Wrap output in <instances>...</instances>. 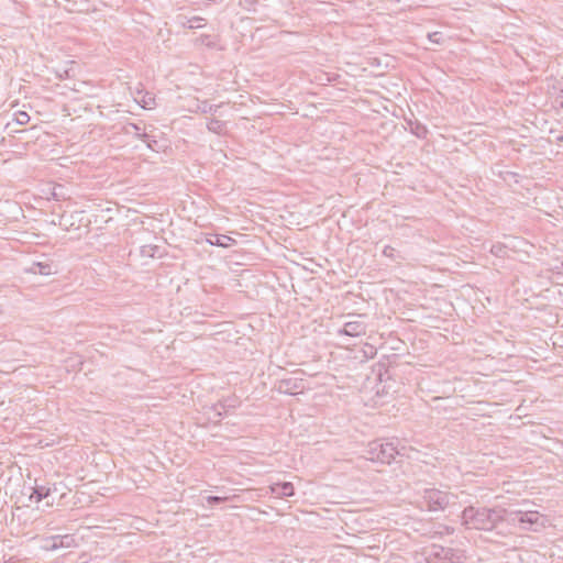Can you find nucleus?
<instances>
[{"mask_svg":"<svg viewBox=\"0 0 563 563\" xmlns=\"http://www.w3.org/2000/svg\"><path fill=\"white\" fill-rule=\"evenodd\" d=\"M229 497L227 496H214V495H210V496H207L206 497V500L209 505H214V504H219V503H222V501H225L228 500Z\"/></svg>","mask_w":563,"mask_h":563,"instance_id":"4be33fe9","label":"nucleus"},{"mask_svg":"<svg viewBox=\"0 0 563 563\" xmlns=\"http://www.w3.org/2000/svg\"><path fill=\"white\" fill-rule=\"evenodd\" d=\"M362 316H357V318H361ZM366 323L360 319L346 321L342 328H340L336 331L338 335H345V336H361L366 333Z\"/></svg>","mask_w":563,"mask_h":563,"instance_id":"6e6552de","label":"nucleus"},{"mask_svg":"<svg viewBox=\"0 0 563 563\" xmlns=\"http://www.w3.org/2000/svg\"><path fill=\"white\" fill-rule=\"evenodd\" d=\"M60 78H68L69 77V70H65L64 75L59 76Z\"/></svg>","mask_w":563,"mask_h":563,"instance_id":"c756f323","label":"nucleus"},{"mask_svg":"<svg viewBox=\"0 0 563 563\" xmlns=\"http://www.w3.org/2000/svg\"><path fill=\"white\" fill-rule=\"evenodd\" d=\"M207 129L212 133L222 134L225 129V122L218 119H210L207 123Z\"/></svg>","mask_w":563,"mask_h":563,"instance_id":"dca6fc26","label":"nucleus"},{"mask_svg":"<svg viewBox=\"0 0 563 563\" xmlns=\"http://www.w3.org/2000/svg\"><path fill=\"white\" fill-rule=\"evenodd\" d=\"M15 122L19 124V125H24L26 123H29L30 121V115L27 112L25 111H18L15 114Z\"/></svg>","mask_w":563,"mask_h":563,"instance_id":"412c9836","label":"nucleus"},{"mask_svg":"<svg viewBox=\"0 0 563 563\" xmlns=\"http://www.w3.org/2000/svg\"><path fill=\"white\" fill-rule=\"evenodd\" d=\"M507 515L508 510L501 507L468 506L462 511L461 519L466 529L492 531L499 522L506 521Z\"/></svg>","mask_w":563,"mask_h":563,"instance_id":"f257e3e1","label":"nucleus"},{"mask_svg":"<svg viewBox=\"0 0 563 563\" xmlns=\"http://www.w3.org/2000/svg\"><path fill=\"white\" fill-rule=\"evenodd\" d=\"M453 533H454V528L449 527V526H442L441 530L434 532V536L453 534Z\"/></svg>","mask_w":563,"mask_h":563,"instance_id":"a878e982","label":"nucleus"},{"mask_svg":"<svg viewBox=\"0 0 563 563\" xmlns=\"http://www.w3.org/2000/svg\"><path fill=\"white\" fill-rule=\"evenodd\" d=\"M457 496L437 488H427L422 494V505L429 511L445 510L451 505H456Z\"/></svg>","mask_w":563,"mask_h":563,"instance_id":"7ed1b4c3","label":"nucleus"},{"mask_svg":"<svg viewBox=\"0 0 563 563\" xmlns=\"http://www.w3.org/2000/svg\"><path fill=\"white\" fill-rule=\"evenodd\" d=\"M394 252H395V249L389 246V245H386L384 249H383V254L387 257H393L394 256Z\"/></svg>","mask_w":563,"mask_h":563,"instance_id":"bb28decb","label":"nucleus"},{"mask_svg":"<svg viewBox=\"0 0 563 563\" xmlns=\"http://www.w3.org/2000/svg\"><path fill=\"white\" fill-rule=\"evenodd\" d=\"M159 251V247L156 245H143L141 247L142 256L146 257H155Z\"/></svg>","mask_w":563,"mask_h":563,"instance_id":"a211bd4d","label":"nucleus"},{"mask_svg":"<svg viewBox=\"0 0 563 563\" xmlns=\"http://www.w3.org/2000/svg\"><path fill=\"white\" fill-rule=\"evenodd\" d=\"M136 95L140 96L135 97V101L143 108V109H153L156 106L155 97L153 93L148 91H143L142 89H136Z\"/></svg>","mask_w":563,"mask_h":563,"instance_id":"9b49d317","label":"nucleus"},{"mask_svg":"<svg viewBox=\"0 0 563 563\" xmlns=\"http://www.w3.org/2000/svg\"><path fill=\"white\" fill-rule=\"evenodd\" d=\"M203 19L199 18V16H194L191 19H188L186 23H184V25L188 29H199L202 26V22Z\"/></svg>","mask_w":563,"mask_h":563,"instance_id":"aec40b11","label":"nucleus"},{"mask_svg":"<svg viewBox=\"0 0 563 563\" xmlns=\"http://www.w3.org/2000/svg\"><path fill=\"white\" fill-rule=\"evenodd\" d=\"M123 132L125 134L134 133V136L141 141H147L150 137V134L146 132H142L141 126L137 123L129 122L123 126Z\"/></svg>","mask_w":563,"mask_h":563,"instance_id":"f8f14e48","label":"nucleus"},{"mask_svg":"<svg viewBox=\"0 0 563 563\" xmlns=\"http://www.w3.org/2000/svg\"><path fill=\"white\" fill-rule=\"evenodd\" d=\"M269 490L278 498L290 497L295 494L294 485L290 482L274 483L269 486Z\"/></svg>","mask_w":563,"mask_h":563,"instance_id":"1a4fd4ad","label":"nucleus"},{"mask_svg":"<svg viewBox=\"0 0 563 563\" xmlns=\"http://www.w3.org/2000/svg\"><path fill=\"white\" fill-rule=\"evenodd\" d=\"M275 388L280 394L294 396L303 393L306 389V382L301 377L283 378L277 382Z\"/></svg>","mask_w":563,"mask_h":563,"instance_id":"423d86ee","label":"nucleus"},{"mask_svg":"<svg viewBox=\"0 0 563 563\" xmlns=\"http://www.w3.org/2000/svg\"><path fill=\"white\" fill-rule=\"evenodd\" d=\"M235 408V400L230 401L229 399L217 402L212 410L214 411V416L218 418L223 417L229 409Z\"/></svg>","mask_w":563,"mask_h":563,"instance_id":"ddd939ff","label":"nucleus"},{"mask_svg":"<svg viewBox=\"0 0 563 563\" xmlns=\"http://www.w3.org/2000/svg\"><path fill=\"white\" fill-rule=\"evenodd\" d=\"M364 355L367 358H373L376 355V349L371 344H365L364 346Z\"/></svg>","mask_w":563,"mask_h":563,"instance_id":"b1692460","label":"nucleus"},{"mask_svg":"<svg viewBox=\"0 0 563 563\" xmlns=\"http://www.w3.org/2000/svg\"><path fill=\"white\" fill-rule=\"evenodd\" d=\"M428 38L432 43L440 44L442 41V34L441 32H432L428 34Z\"/></svg>","mask_w":563,"mask_h":563,"instance_id":"393cba45","label":"nucleus"},{"mask_svg":"<svg viewBox=\"0 0 563 563\" xmlns=\"http://www.w3.org/2000/svg\"><path fill=\"white\" fill-rule=\"evenodd\" d=\"M503 251H504V249H503V246H500V245H498V246H497V245H494V246L492 247V253H494V254H496V255H500Z\"/></svg>","mask_w":563,"mask_h":563,"instance_id":"c85d7f7f","label":"nucleus"},{"mask_svg":"<svg viewBox=\"0 0 563 563\" xmlns=\"http://www.w3.org/2000/svg\"><path fill=\"white\" fill-rule=\"evenodd\" d=\"M221 104H211L207 100L199 101L197 104V111L201 113H211L214 114L218 112Z\"/></svg>","mask_w":563,"mask_h":563,"instance_id":"2eb2a0df","label":"nucleus"},{"mask_svg":"<svg viewBox=\"0 0 563 563\" xmlns=\"http://www.w3.org/2000/svg\"><path fill=\"white\" fill-rule=\"evenodd\" d=\"M427 132H428V131H427L426 126H423V125H421V124H419V123L416 125V128H415V129H412V133H413L416 136L420 137V139L426 137Z\"/></svg>","mask_w":563,"mask_h":563,"instance_id":"5701e85b","label":"nucleus"},{"mask_svg":"<svg viewBox=\"0 0 563 563\" xmlns=\"http://www.w3.org/2000/svg\"><path fill=\"white\" fill-rule=\"evenodd\" d=\"M77 547L76 539L71 534L52 536L45 539L44 549L56 551L59 549H69Z\"/></svg>","mask_w":563,"mask_h":563,"instance_id":"0eeeda50","label":"nucleus"},{"mask_svg":"<svg viewBox=\"0 0 563 563\" xmlns=\"http://www.w3.org/2000/svg\"><path fill=\"white\" fill-rule=\"evenodd\" d=\"M206 242L210 245L223 249H229L236 243L234 239L225 234H208Z\"/></svg>","mask_w":563,"mask_h":563,"instance_id":"9d476101","label":"nucleus"},{"mask_svg":"<svg viewBox=\"0 0 563 563\" xmlns=\"http://www.w3.org/2000/svg\"><path fill=\"white\" fill-rule=\"evenodd\" d=\"M63 190H64L63 185H55L52 188L51 198H53L54 200H57V201L65 199V195H64Z\"/></svg>","mask_w":563,"mask_h":563,"instance_id":"6ab92c4d","label":"nucleus"},{"mask_svg":"<svg viewBox=\"0 0 563 563\" xmlns=\"http://www.w3.org/2000/svg\"><path fill=\"white\" fill-rule=\"evenodd\" d=\"M147 145L148 148L151 150H155L154 145L157 143L156 140H153L152 136L150 135L148 140L147 141H144Z\"/></svg>","mask_w":563,"mask_h":563,"instance_id":"cd10ccee","label":"nucleus"},{"mask_svg":"<svg viewBox=\"0 0 563 563\" xmlns=\"http://www.w3.org/2000/svg\"><path fill=\"white\" fill-rule=\"evenodd\" d=\"M426 554L429 560H434L437 563H461L465 559L463 551L439 544H431L426 549Z\"/></svg>","mask_w":563,"mask_h":563,"instance_id":"39448f33","label":"nucleus"},{"mask_svg":"<svg viewBox=\"0 0 563 563\" xmlns=\"http://www.w3.org/2000/svg\"><path fill=\"white\" fill-rule=\"evenodd\" d=\"M51 494V489L45 486H36L33 488L32 494L30 495V500L34 503H40L41 500L47 498Z\"/></svg>","mask_w":563,"mask_h":563,"instance_id":"4468645a","label":"nucleus"},{"mask_svg":"<svg viewBox=\"0 0 563 563\" xmlns=\"http://www.w3.org/2000/svg\"><path fill=\"white\" fill-rule=\"evenodd\" d=\"M506 521L511 525H519L523 530L538 531L539 528L543 527V517L538 511L531 510H508Z\"/></svg>","mask_w":563,"mask_h":563,"instance_id":"20e7f679","label":"nucleus"},{"mask_svg":"<svg viewBox=\"0 0 563 563\" xmlns=\"http://www.w3.org/2000/svg\"><path fill=\"white\" fill-rule=\"evenodd\" d=\"M410 451L412 450L407 449L405 445L399 446L398 441H374L368 444L367 460L383 464H390L395 461L396 456L410 457Z\"/></svg>","mask_w":563,"mask_h":563,"instance_id":"f03ea898","label":"nucleus"},{"mask_svg":"<svg viewBox=\"0 0 563 563\" xmlns=\"http://www.w3.org/2000/svg\"><path fill=\"white\" fill-rule=\"evenodd\" d=\"M31 272L47 276L52 274V265L47 263H34L31 267Z\"/></svg>","mask_w":563,"mask_h":563,"instance_id":"f3484780","label":"nucleus"}]
</instances>
